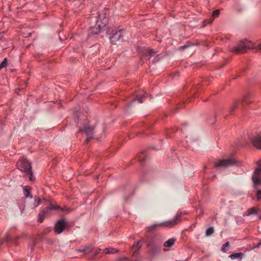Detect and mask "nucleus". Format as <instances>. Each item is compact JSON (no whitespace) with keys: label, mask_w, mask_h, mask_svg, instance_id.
Here are the masks:
<instances>
[{"label":"nucleus","mask_w":261,"mask_h":261,"mask_svg":"<svg viewBox=\"0 0 261 261\" xmlns=\"http://www.w3.org/2000/svg\"><path fill=\"white\" fill-rule=\"evenodd\" d=\"M252 48V43L247 40H245L239 41L236 46L230 49V51L236 54H242Z\"/></svg>","instance_id":"nucleus-1"},{"label":"nucleus","mask_w":261,"mask_h":261,"mask_svg":"<svg viewBox=\"0 0 261 261\" xmlns=\"http://www.w3.org/2000/svg\"><path fill=\"white\" fill-rule=\"evenodd\" d=\"M181 217V214H177L174 219L165 221L159 224L152 225L148 227L149 231H152L154 230L158 226H165L168 227H172L180 221Z\"/></svg>","instance_id":"nucleus-2"},{"label":"nucleus","mask_w":261,"mask_h":261,"mask_svg":"<svg viewBox=\"0 0 261 261\" xmlns=\"http://www.w3.org/2000/svg\"><path fill=\"white\" fill-rule=\"evenodd\" d=\"M55 210H60L61 211L66 213H68L70 212V210L67 208H61L59 206H55L53 204H50L48 206L46 207L39 214L38 221L40 223L42 222L45 217L49 214L50 211Z\"/></svg>","instance_id":"nucleus-3"},{"label":"nucleus","mask_w":261,"mask_h":261,"mask_svg":"<svg viewBox=\"0 0 261 261\" xmlns=\"http://www.w3.org/2000/svg\"><path fill=\"white\" fill-rule=\"evenodd\" d=\"M17 166L19 170L24 171L30 174V179L32 180V172L31 171V166L28 161L26 159H23L19 160L17 163Z\"/></svg>","instance_id":"nucleus-4"},{"label":"nucleus","mask_w":261,"mask_h":261,"mask_svg":"<svg viewBox=\"0 0 261 261\" xmlns=\"http://www.w3.org/2000/svg\"><path fill=\"white\" fill-rule=\"evenodd\" d=\"M102 17V16L100 14L98 15V19L97 21L96 24L91 28L89 31V34H97L100 32L102 28L105 26L107 22L106 17H104L103 22L101 21Z\"/></svg>","instance_id":"nucleus-5"},{"label":"nucleus","mask_w":261,"mask_h":261,"mask_svg":"<svg viewBox=\"0 0 261 261\" xmlns=\"http://www.w3.org/2000/svg\"><path fill=\"white\" fill-rule=\"evenodd\" d=\"M257 164L258 167L255 169L254 174L252 177L254 188L256 190L257 189V186L261 183L260 178V176L261 175V160L259 161Z\"/></svg>","instance_id":"nucleus-6"},{"label":"nucleus","mask_w":261,"mask_h":261,"mask_svg":"<svg viewBox=\"0 0 261 261\" xmlns=\"http://www.w3.org/2000/svg\"><path fill=\"white\" fill-rule=\"evenodd\" d=\"M79 132L84 133L86 135V142L88 143L91 139L92 138L94 134L95 133V131L94 129V127H91L89 126L88 124H86L83 129H81L79 130Z\"/></svg>","instance_id":"nucleus-7"},{"label":"nucleus","mask_w":261,"mask_h":261,"mask_svg":"<svg viewBox=\"0 0 261 261\" xmlns=\"http://www.w3.org/2000/svg\"><path fill=\"white\" fill-rule=\"evenodd\" d=\"M237 164V161L233 158H229L226 160H221L215 163L216 167H228Z\"/></svg>","instance_id":"nucleus-8"},{"label":"nucleus","mask_w":261,"mask_h":261,"mask_svg":"<svg viewBox=\"0 0 261 261\" xmlns=\"http://www.w3.org/2000/svg\"><path fill=\"white\" fill-rule=\"evenodd\" d=\"M249 96H250L248 94V95H246V96H245L244 97L243 99V100L242 101H236L234 103L233 106L230 108V109H229L230 113V114H232L233 111H234V110L237 109L241 103H242L243 105H244V104H245V105L249 104L250 103V101L249 100Z\"/></svg>","instance_id":"nucleus-9"},{"label":"nucleus","mask_w":261,"mask_h":261,"mask_svg":"<svg viewBox=\"0 0 261 261\" xmlns=\"http://www.w3.org/2000/svg\"><path fill=\"white\" fill-rule=\"evenodd\" d=\"M66 225L67 223L64 219H60L56 223L55 225V231L58 233H61L64 230Z\"/></svg>","instance_id":"nucleus-10"},{"label":"nucleus","mask_w":261,"mask_h":261,"mask_svg":"<svg viewBox=\"0 0 261 261\" xmlns=\"http://www.w3.org/2000/svg\"><path fill=\"white\" fill-rule=\"evenodd\" d=\"M253 146L257 149H261V134H257L251 140Z\"/></svg>","instance_id":"nucleus-11"},{"label":"nucleus","mask_w":261,"mask_h":261,"mask_svg":"<svg viewBox=\"0 0 261 261\" xmlns=\"http://www.w3.org/2000/svg\"><path fill=\"white\" fill-rule=\"evenodd\" d=\"M121 31L122 30H118L115 33H113V35L110 37V40L111 42H112L113 43H115L116 42L118 41L120 39L122 36Z\"/></svg>","instance_id":"nucleus-12"},{"label":"nucleus","mask_w":261,"mask_h":261,"mask_svg":"<svg viewBox=\"0 0 261 261\" xmlns=\"http://www.w3.org/2000/svg\"><path fill=\"white\" fill-rule=\"evenodd\" d=\"M156 54V51L152 49H148L145 53V56L148 59H150L151 57L155 56Z\"/></svg>","instance_id":"nucleus-13"},{"label":"nucleus","mask_w":261,"mask_h":261,"mask_svg":"<svg viewBox=\"0 0 261 261\" xmlns=\"http://www.w3.org/2000/svg\"><path fill=\"white\" fill-rule=\"evenodd\" d=\"M142 245V243L141 241H138L135 244H134L132 247V250H134L133 255H135L137 254V251L139 250Z\"/></svg>","instance_id":"nucleus-14"},{"label":"nucleus","mask_w":261,"mask_h":261,"mask_svg":"<svg viewBox=\"0 0 261 261\" xmlns=\"http://www.w3.org/2000/svg\"><path fill=\"white\" fill-rule=\"evenodd\" d=\"M175 241H176L175 239H174V238L170 239L164 243V246L166 247H171L174 244Z\"/></svg>","instance_id":"nucleus-15"},{"label":"nucleus","mask_w":261,"mask_h":261,"mask_svg":"<svg viewBox=\"0 0 261 261\" xmlns=\"http://www.w3.org/2000/svg\"><path fill=\"white\" fill-rule=\"evenodd\" d=\"M31 188L29 187L25 186L23 188V194L27 197L33 198V196L30 194V191Z\"/></svg>","instance_id":"nucleus-16"},{"label":"nucleus","mask_w":261,"mask_h":261,"mask_svg":"<svg viewBox=\"0 0 261 261\" xmlns=\"http://www.w3.org/2000/svg\"><path fill=\"white\" fill-rule=\"evenodd\" d=\"M118 251V250L112 248H105L103 252L106 254H114Z\"/></svg>","instance_id":"nucleus-17"},{"label":"nucleus","mask_w":261,"mask_h":261,"mask_svg":"<svg viewBox=\"0 0 261 261\" xmlns=\"http://www.w3.org/2000/svg\"><path fill=\"white\" fill-rule=\"evenodd\" d=\"M242 253H235L231 254L229 257L232 259H234L237 258H242Z\"/></svg>","instance_id":"nucleus-18"},{"label":"nucleus","mask_w":261,"mask_h":261,"mask_svg":"<svg viewBox=\"0 0 261 261\" xmlns=\"http://www.w3.org/2000/svg\"><path fill=\"white\" fill-rule=\"evenodd\" d=\"M146 96L145 94L142 95L137 96L133 100V102L135 101H138L139 103H142L143 102L142 99L144 98Z\"/></svg>","instance_id":"nucleus-19"},{"label":"nucleus","mask_w":261,"mask_h":261,"mask_svg":"<svg viewBox=\"0 0 261 261\" xmlns=\"http://www.w3.org/2000/svg\"><path fill=\"white\" fill-rule=\"evenodd\" d=\"M257 210L255 207H252L248 210V214L247 215H256L257 214Z\"/></svg>","instance_id":"nucleus-20"},{"label":"nucleus","mask_w":261,"mask_h":261,"mask_svg":"<svg viewBox=\"0 0 261 261\" xmlns=\"http://www.w3.org/2000/svg\"><path fill=\"white\" fill-rule=\"evenodd\" d=\"M145 157H146V155L144 154L143 153H140L138 155V160L140 162H143L145 161Z\"/></svg>","instance_id":"nucleus-21"},{"label":"nucleus","mask_w":261,"mask_h":261,"mask_svg":"<svg viewBox=\"0 0 261 261\" xmlns=\"http://www.w3.org/2000/svg\"><path fill=\"white\" fill-rule=\"evenodd\" d=\"M214 232L213 227H210L206 229L205 234L206 236H210Z\"/></svg>","instance_id":"nucleus-22"},{"label":"nucleus","mask_w":261,"mask_h":261,"mask_svg":"<svg viewBox=\"0 0 261 261\" xmlns=\"http://www.w3.org/2000/svg\"><path fill=\"white\" fill-rule=\"evenodd\" d=\"M7 63V58H4L3 61L0 64V70L3 68L4 67H6Z\"/></svg>","instance_id":"nucleus-23"},{"label":"nucleus","mask_w":261,"mask_h":261,"mask_svg":"<svg viewBox=\"0 0 261 261\" xmlns=\"http://www.w3.org/2000/svg\"><path fill=\"white\" fill-rule=\"evenodd\" d=\"M229 246V242H226L225 244H224L222 247V249H221V250L223 251V252H226L228 249H227V248Z\"/></svg>","instance_id":"nucleus-24"},{"label":"nucleus","mask_w":261,"mask_h":261,"mask_svg":"<svg viewBox=\"0 0 261 261\" xmlns=\"http://www.w3.org/2000/svg\"><path fill=\"white\" fill-rule=\"evenodd\" d=\"M219 14H220L219 10H216L213 12L212 16H213V18H214L217 17Z\"/></svg>","instance_id":"nucleus-25"},{"label":"nucleus","mask_w":261,"mask_h":261,"mask_svg":"<svg viewBox=\"0 0 261 261\" xmlns=\"http://www.w3.org/2000/svg\"><path fill=\"white\" fill-rule=\"evenodd\" d=\"M256 196H257V200H261V190H257Z\"/></svg>","instance_id":"nucleus-26"},{"label":"nucleus","mask_w":261,"mask_h":261,"mask_svg":"<svg viewBox=\"0 0 261 261\" xmlns=\"http://www.w3.org/2000/svg\"><path fill=\"white\" fill-rule=\"evenodd\" d=\"M40 201H41V200L39 198H36L35 199V203L34 204V206L36 207L37 206H38L40 204Z\"/></svg>","instance_id":"nucleus-27"},{"label":"nucleus","mask_w":261,"mask_h":261,"mask_svg":"<svg viewBox=\"0 0 261 261\" xmlns=\"http://www.w3.org/2000/svg\"><path fill=\"white\" fill-rule=\"evenodd\" d=\"M116 261H129V259L126 257H119Z\"/></svg>","instance_id":"nucleus-28"},{"label":"nucleus","mask_w":261,"mask_h":261,"mask_svg":"<svg viewBox=\"0 0 261 261\" xmlns=\"http://www.w3.org/2000/svg\"><path fill=\"white\" fill-rule=\"evenodd\" d=\"M12 239V237L7 236L5 238V240L4 241H11Z\"/></svg>","instance_id":"nucleus-29"},{"label":"nucleus","mask_w":261,"mask_h":261,"mask_svg":"<svg viewBox=\"0 0 261 261\" xmlns=\"http://www.w3.org/2000/svg\"><path fill=\"white\" fill-rule=\"evenodd\" d=\"M101 251V249H97L95 251V254H97L99 253Z\"/></svg>","instance_id":"nucleus-30"},{"label":"nucleus","mask_w":261,"mask_h":261,"mask_svg":"<svg viewBox=\"0 0 261 261\" xmlns=\"http://www.w3.org/2000/svg\"><path fill=\"white\" fill-rule=\"evenodd\" d=\"M159 57H155V58L153 60V62H156L159 61Z\"/></svg>","instance_id":"nucleus-31"},{"label":"nucleus","mask_w":261,"mask_h":261,"mask_svg":"<svg viewBox=\"0 0 261 261\" xmlns=\"http://www.w3.org/2000/svg\"><path fill=\"white\" fill-rule=\"evenodd\" d=\"M258 48L261 50V43L258 45Z\"/></svg>","instance_id":"nucleus-32"},{"label":"nucleus","mask_w":261,"mask_h":261,"mask_svg":"<svg viewBox=\"0 0 261 261\" xmlns=\"http://www.w3.org/2000/svg\"><path fill=\"white\" fill-rule=\"evenodd\" d=\"M82 252H85V253H88V252H89L87 251V249H84Z\"/></svg>","instance_id":"nucleus-33"},{"label":"nucleus","mask_w":261,"mask_h":261,"mask_svg":"<svg viewBox=\"0 0 261 261\" xmlns=\"http://www.w3.org/2000/svg\"><path fill=\"white\" fill-rule=\"evenodd\" d=\"M187 47H188V46H187V45H184V46H182L181 47V48H182V49H185V48H187Z\"/></svg>","instance_id":"nucleus-34"},{"label":"nucleus","mask_w":261,"mask_h":261,"mask_svg":"<svg viewBox=\"0 0 261 261\" xmlns=\"http://www.w3.org/2000/svg\"><path fill=\"white\" fill-rule=\"evenodd\" d=\"M170 132H175L176 130H174V129H172L171 130H170Z\"/></svg>","instance_id":"nucleus-35"},{"label":"nucleus","mask_w":261,"mask_h":261,"mask_svg":"<svg viewBox=\"0 0 261 261\" xmlns=\"http://www.w3.org/2000/svg\"><path fill=\"white\" fill-rule=\"evenodd\" d=\"M260 243H261V242H260L259 243H258V245H259L260 244Z\"/></svg>","instance_id":"nucleus-36"},{"label":"nucleus","mask_w":261,"mask_h":261,"mask_svg":"<svg viewBox=\"0 0 261 261\" xmlns=\"http://www.w3.org/2000/svg\"><path fill=\"white\" fill-rule=\"evenodd\" d=\"M259 219H261V215L260 216Z\"/></svg>","instance_id":"nucleus-37"}]
</instances>
